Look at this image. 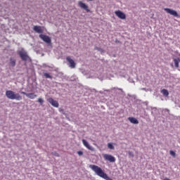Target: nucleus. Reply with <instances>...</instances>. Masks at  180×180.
Segmentation results:
<instances>
[{"mask_svg": "<svg viewBox=\"0 0 180 180\" xmlns=\"http://www.w3.org/2000/svg\"><path fill=\"white\" fill-rule=\"evenodd\" d=\"M44 76L46 78H49L50 79H51V78H53V77H51V75H50V74H49V73H44Z\"/></svg>", "mask_w": 180, "mask_h": 180, "instance_id": "18", "label": "nucleus"}, {"mask_svg": "<svg viewBox=\"0 0 180 180\" xmlns=\"http://www.w3.org/2000/svg\"><path fill=\"white\" fill-rule=\"evenodd\" d=\"M95 50H98V51H103V50L101 48H98V47H95L94 49Z\"/></svg>", "mask_w": 180, "mask_h": 180, "instance_id": "23", "label": "nucleus"}, {"mask_svg": "<svg viewBox=\"0 0 180 180\" xmlns=\"http://www.w3.org/2000/svg\"><path fill=\"white\" fill-rule=\"evenodd\" d=\"M18 55L20 56L22 61H27V60H29V56L27 55V52L25 51H18Z\"/></svg>", "mask_w": 180, "mask_h": 180, "instance_id": "2", "label": "nucleus"}, {"mask_svg": "<svg viewBox=\"0 0 180 180\" xmlns=\"http://www.w3.org/2000/svg\"><path fill=\"white\" fill-rule=\"evenodd\" d=\"M6 96H7L8 99H11L12 101H22V96L18 93H15L13 91L7 90L6 91Z\"/></svg>", "mask_w": 180, "mask_h": 180, "instance_id": "1", "label": "nucleus"}, {"mask_svg": "<svg viewBox=\"0 0 180 180\" xmlns=\"http://www.w3.org/2000/svg\"><path fill=\"white\" fill-rule=\"evenodd\" d=\"M128 154H129V157H134V153H133V152L129 151Z\"/></svg>", "mask_w": 180, "mask_h": 180, "instance_id": "21", "label": "nucleus"}, {"mask_svg": "<svg viewBox=\"0 0 180 180\" xmlns=\"http://www.w3.org/2000/svg\"><path fill=\"white\" fill-rule=\"evenodd\" d=\"M33 30L35 31L36 33H43L44 32V27L35 25L33 27Z\"/></svg>", "mask_w": 180, "mask_h": 180, "instance_id": "10", "label": "nucleus"}, {"mask_svg": "<svg viewBox=\"0 0 180 180\" xmlns=\"http://www.w3.org/2000/svg\"><path fill=\"white\" fill-rule=\"evenodd\" d=\"M10 67H15L16 65V59H13L12 58H10V63H9Z\"/></svg>", "mask_w": 180, "mask_h": 180, "instance_id": "14", "label": "nucleus"}, {"mask_svg": "<svg viewBox=\"0 0 180 180\" xmlns=\"http://www.w3.org/2000/svg\"><path fill=\"white\" fill-rule=\"evenodd\" d=\"M37 102H39V103H40V105H41L42 103H44V100H43V98H39L37 100Z\"/></svg>", "mask_w": 180, "mask_h": 180, "instance_id": "20", "label": "nucleus"}, {"mask_svg": "<svg viewBox=\"0 0 180 180\" xmlns=\"http://www.w3.org/2000/svg\"><path fill=\"white\" fill-rule=\"evenodd\" d=\"M169 153H170V155H172V157L174 158L176 157V153H175L174 150H170Z\"/></svg>", "mask_w": 180, "mask_h": 180, "instance_id": "19", "label": "nucleus"}, {"mask_svg": "<svg viewBox=\"0 0 180 180\" xmlns=\"http://www.w3.org/2000/svg\"><path fill=\"white\" fill-rule=\"evenodd\" d=\"M78 6H79V8H81V9H84V11H86L87 13L91 12V10H89V7L88 6V5L81 1H78Z\"/></svg>", "mask_w": 180, "mask_h": 180, "instance_id": "5", "label": "nucleus"}, {"mask_svg": "<svg viewBox=\"0 0 180 180\" xmlns=\"http://www.w3.org/2000/svg\"><path fill=\"white\" fill-rule=\"evenodd\" d=\"M39 39H42L43 41L46 43V44H51V38L47 35L43 34H39Z\"/></svg>", "mask_w": 180, "mask_h": 180, "instance_id": "4", "label": "nucleus"}, {"mask_svg": "<svg viewBox=\"0 0 180 180\" xmlns=\"http://www.w3.org/2000/svg\"><path fill=\"white\" fill-rule=\"evenodd\" d=\"M77 154H78V155H84V152L79 150V151H77Z\"/></svg>", "mask_w": 180, "mask_h": 180, "instance_id": "22", "label": "nucleus"}, {"mask_svg": "<svg viewBox=\"0 0 180 180\" xmlns=\"http://www.w3.org/2000/svg\"><path fill=\"white\" fill-rule=\"evenodd\" d=\"M128 120H129L130 122H131L133 124H139V120L136 119L135 117H130L128 118Z\"/></svg>", "mask_w": 180, "mask_h": 180, "instance_id": "13", "label": "nucleus"}, {"mask_svg": "<svg viewBox=\"0 0 180 180\" xmlns=\"http://www.w3.org/2000/svg\"><path fill=\"white\" fill-rule=\"evenodd\" d=\"M55 155H56V157H60V155L57 153H55Z\"/></svg>", "mask_w": 180, "mask_h": 180, "instance_id": "24", "label": "nucleus"}, {"mask_svg": "<svg viewBox=\"0 0 180 180\" xmlns=\"http://www.w3.org/2000/svg\"><path fill=\"white\" fill-rule=\"evenodd\" d=\"M66 60L70 63V68H75V65H76L75 62L74 61V60L71 58V57L68 56L66 58Z\"/></svg>", "mask_w": 180, "mask_h": 180, "instance_id": "11", "label": "nucleus"}, {"mask_svg": "<svg viewBox=\"0 0 180 180\" xmlns=\"http://www.w3.org/2000/svg\"><path fill=\"white\" fill-rule=\"evenodd\" d=\"M165 11L167 12V13L172 15V16H174V18H178V16H179L175 10H172L171 8H165Z\"/></svg>", "mask_w": 180, "mask_h": 180, "instance_id": "6", "label": "nucleus"}, {"mask_svg": "<svg viewBox=\"0 0 180 180\" xmlns=\"http://www.w3.org/2000/svg\"><path fill=\"white\" fill-rule=\"evenodd\" d=\"M115 14L120 19H126V14H124V13L122 12L121 11L118 10V11H115Z\"/></svg>", "mask_w": 180, "mask_h": 180, "instance_id": "9", "label": "nucleus"}, {"mask_svg": "<svg viewBox=\"0 0 180 180\" xmlns=\"http://www.w3.org/2000/svg\"><path fill=\"white\" fill-rule=\"evenodd\" d=\"M82 143H83V146L86 147V148H88V150H90L91 151H94V147L91 146V145H89V143H88V141H86V140L82 139Z\"/></svg>", "mask_w": 180, "mask_h": 180, "instance_id": "12", "label": "nucleus"}, {"mask_svg": "<svg viewBox=\"0 0 180 180\" xmlns=\"http://www.w3.org/2000/svg\"><path fill=\"white\" fill-rule=\"evenodd\" d=\"M103 157L105 161H109L110 162H116V158L112 155L104 154L103 155Z\"/></svg>", "mask_w": 180, "mask_h": 180, "instance_id": "3", "label": "nucleus"}, {"mask_svg": "<svg viewBox=\"0 0 180 180\" xmlns=\"http://www.w3.org/2000/svg\"><path fill=\"white\" fill-rule=\"evenodd\" d=\"M179 62H180L179 58L174 59V66L176 67V68H179Z\"/></svg>", "mask_w": 180, "mask_h": 180, "instance_id": "15", "label": "nucleus"}, {"mask_svg": "<svg viewBox=\"0 0 180 180\" xmlns=\"http://www.w3.org/2000/svg\"><path fill=\"white\" fill-rule=\"evenodd\" d=\"M22 95H25L29 99H34L35 98H37V95L34 94V93H26L24 91L21 92Z\"/></svg>", "mask_w": 180, "mask_h": 180, "instance_id": "8", "label": "nucleus"}, {"mask_svg": "<svg viewBox=\"0 0 180 180\" xmlns=\"http://www.w3.org/2000/svg\"><path fill=\"white\" fill-rule=\"evenodd\" d=\"M107 146H108V148H109L110 150L115 149V146H113V143H108Z\"/></svg>", "mask_w": 180, "mask_h": 180, "instance_id": "17", "label": "nucleus"}, {"mask_svg": "<svg viewBox=\"0 0 180 180\" xmlns=\"http://www.w3.org/2000/svg\"><path fill=\"white\" fill-rule=\"evenodd\" d=\"M161 94H162L163 96H168L169 95V92L165 89L161 90Z\"/></svg>", "mask_w": 180, "mask_h": 180, "instance_id": "16", "label": "nucleus"}, {"mask_svg": "<svg viewBox=\"0 0 180 180\" xmlns=\"http://www.w3.org/2000/svg\"><path fill=\"white\" fill-rule=\"evenodd\" d=\"M47 101L53 108H58V106H60L58 101L54 100L53 98H49Z\"/></svg>", "mask_w": 180, "mask_h": 180, "instance_id": "7", "label": "nucleus"}]
</instances>
